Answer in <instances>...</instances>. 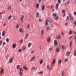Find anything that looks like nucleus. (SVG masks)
Here are the masks:
<instances>
[{"label":"nucleus","mask_w":76,"mask_h":76,"mask_svg":"<svg viewBox=\"0 0 76 76\" xmlns=\"http://www.w3.org/2000/svg\"><path fill=\"white\" fill-rule=\"evenodd\" d=\"M48 21L49 22H52L53 20L50 19H49L48 20Z\"/></svg>","instance_id":"nucleus-22"},{"label":"nucleus","mask_w":76,"mask_h":76,"mask_svg":"<svg viewBox=\"0 0 76 76\" xmlns=\"http://www.w3.org/2000/svg\"><path fill=\"white\" fill-rule=\"evenodd\" d=\"M62 13H64L65 12V11L64 10H63L62 11Z\"/></svg>","instance_id":"nucleus-56"},{"label":"nucleus","mask_w":76,"mask_h":76,"mask_svg":"<svg viewBox=\"0 0 76 76\" xmlns=\"http://www.w3.org/2000/svg\"><path fill=\"white\" fill-rule=\"evenodd\" d=\"M54 46H57L58 43H57V40H55L54 41Z\"/></svg>","instance_id":"nucleus-1"},{"label":"nucleus","mask_w":76,"mask_h":76,"mask_svg":"<svg viewBox=\"0 0 76 76\" xmlns=\"http://www.w3.org/2000/svg\"><path fill=\"white\" fill-rule=\"evenodd\" d=\"M49 29H50V27H48L47 28V31H48V30H49Z\"/></svg>","instance_id":"nucleus-50"},{"label":"nucleus","mask_w":76,"mask_h":76,"mask_svg":"<svg viewBox=\"0 0 76 76\" xmlns=\"http://www.w3.org/2000/svg\"><path fill=\"white\" fill-rule=\"evenodd\" d=\"M53 50V48H49V50L50 51H51V50Z\"/></svg>","instance_id":"nucleus-47"},{"label":"nucleus","mask_w":76,"mask_h":76,"mask_svg":"<svg viewBox=\"0 0 76 76\" xmlns=\"http://www.w3.org/2000/svg\"><path fill=\"white\" fill-rule=\"evenodd\" d=\"M73 24H74V25H75V26H76V21H75L73 22Z\"/></svg>","instance_id":"nucleus-44"},{"label":"nucleus","mask_w":76,"mask_h":76,"mask_svg":"<svg viewBox=\"0 0 76 76\" xmlns=\"http://www.w3.org/2000/svg\"><path fill=\"white\" fill-rule=\"evenodd\" d=\"M73 34H76V32L75 31H73Z\"/></svg>","instance_id":"nucleus-60"},{"label":"nucleus","mask_w":76,"mask_h":76,"mask_svg":"<svg viewBox=\"0 0 76 76\" xmlns=\"http://www.w3.org/2000/svg\"><path fill=\"white\" fill-rule=\"evenodd\" d=\"M41 35L42 36L43 35H44V31L43 29H42L41 31Z\"/></svg>","instance_id":"nucleus-4"},{"label":"nucleus","mask_w":76,"mask_h":76,"mask_svg":"<svg viewBox=\"0 0 76 76\" xmlns=\"http://www.w3.org/2000/svg\"><path fill=\"white\" fill-rule=\"evenodd\" d=\"M58 2L59 3L61 2V0H58Z\"/></svg>","instance_id":"nucleus-54"},{"label":"nucleus","mask_w":76,"mask_h":76,"mask_svg":"<svg viewBox=\"0 0 76 76\" xmlns=\"http://www.w3.org/2000/svg\"><path fill=\"white\" fill-rule=\"evenodd\" d=\"M60 38H61V36H60V35L58 36L57 37V39H60Z\"/></svg>","instance_id":"nucleus-32"},{"label":"nucleus","mask_w":76,"mask_h":76,"mask_svg":"<svg viewBox=\"0 0 76 76\" xmlns=\"http://www.w3.org/2000/svg\"><path fill=\"white\" fill-rule=\"evenodd\" d=\"M39 22H42V21L41 20V19H39Z\"/></svg>","instance_id":"nucleus-64"},{"label":"nucleus","mask_w":76,"mask_h":76,"mask_svg":"<svg viewBox=\"0 0 76 76\" xmlns=\"http://www.w3.org/2000/svg\"><path fill=\"white\" fill-rule=\"evenodd\" d=\"M39 5L38 4H36V7L37 8H39Z\"/></svg>","instance_id":"nucleus-31"},{"label":"nucleus","mask_w":76,"mask_h":76,"mask_svg":"<svg viewBox=\"0 0 76 76\" xmlns=\"http://www.w3.org/2000/svg\"><path fill=\"white\" fill-rule=\"evenodd\" d=\"M24 18V16L23 15L20 18V20L23 23V19Z\"/></svg>","instance_id":"nucleus-5"},{"label":"nucleus","mask_w":76,"mask_h":76,"mask_svg":"<svg viewBox=\"0 0 76 76\" xmlns=\"http://www.w3.org/2000/svg\"><path fill=\"white\" fill-rule=\"evenodd\" d=\"M56 52H57V53H59L60 52V48H57L56 50Z\"/></svg>","instance_id":"nucleus-6"},{"label":"nucleus","mask_w":76,"mask_h":76,"mask_svg":"<svg viewBox=\"0 0 76 76\" xmlns=\"http://www.w3.org/2000/svg\"><path fill=\"white\" fill-rule=\"evenodd\" d=\"M68 34L70 35V34H72V31L71 30H70V31H69V32Z\"/></svg>","instance_id":"nucleus-30"},{"label":"nucleus","mask_w":76,"mask_h":76,"mask_svg":"<svg viewBox=\"0 0 76 76\" xmlns=\"http://www.w3.org/2000/svg\"><path fill=\"white\" fill-rule=\"evenodd\" d=\"M16 44H13L12 45V48H16Z\"/></svg>","instance_id":"nucleus-14"},{"label":"nucleus","mask_w":76,"mask_h":76,"mask_svg":"<svg viewBox=\"0 0 76 76\" xmlns=\"http://www.w3.org/2000/svg\"><path fill=\"white\" fill-rule=\"evenodd\" d=\"M19 67H20V66L19 65H18L17 66V67H16L17 69H19Z\"/></svg>","instance_id":"nucleus-40"},{"label":"nucleus","mask_w":76,"mask_h":76,"mask_svg":"<svg viewBox=\"0 0 76 76\" xmlns=\"http://www.w3.org/2000/svg\"><path fill=\"white\" fill-rule=\"evenodd\" d=\"M34 60H35V57L33 56V57L31 58V59L30 61H33Z\"/></svg>","instance_id":"nucleus-12"},{"label":"nucleus","mask_w":76,"mask_h":76,"mask_svg":"<svg viewBox=\"0 0 76 76\" xmlns=\"http://www.w3.org/2000/svg\"><path fill=\"white\" fill-rule=\"evenodd\" d=\"M31 43H29L28 44V47L29 48L31 47Z\"/></svg>","instance_id":"nucleus-16"},{"label":"nucleus","mask_w":76,"mask_h":76,"mask_svg":"<svg viewBox=\"0 0 76 76\" xmlns=\"http://www.w3.org/2000/svg\"><path fill=\"white\" fill-rule=\"evenodd\" d=\"M35 69V67H32L31 68V70H33V69Z\"/></svg>","instance_id":"nucleus-52"},{"label":"nucleus","mask_w":76,"mask_h":76,"mask_svg":"<svg viewBox=\"0 0 76 76\" xmlns=\"http://www.w3.org/2000/svg\"><path fill=\"white\" fill-rule=\"evenodd\" d=\"M63 17H64L66 16V14H65V13H64V14L63 15Z\"/></svg>","instance_id":"nucleus-61"},{"label":"nucleus","mask_w":76,"mask_h":76,"mask_svg":"<svg viewBox=\"0 0 76 76\" xmlns=\"http://www.w3.org/2000/svg\"><path fill=\"white\" fill-rule=\"evenodd\" d=\"M19 31L20 32L22 33V32H23V29L22 28H20L19 29Z\"/></svg>","instance_id":"nucleus-3"},{"label":"nucleus","mask_w":76,"mask_h":76,"mask_svg":"<svg viewBox=\"0 0 76 76\" xmlns=\"http://www.w3.org/2000/svg\"><path fill=\"white\" fill-rule=\"evenodd\" d=\"M42 10H44V9H45V7H44V6H43L42 7Z\"/></svg>","instance_id":"nucleus-23"},{"label":"nucleus","mask_w":76,"mask_h":76,"mask_svg":"<svg viewBox=\"0 0 76 76\" xmlns=\"http://www.w3.org/2000/svg\"><path fill=\"white\" fill-rule=\"evenodd\" d=\"M5 13V12L4 11L3 12L0 13V14H4Z\"/></svg>","instance_id":"nucleus-43"},{"label":"nucleus","mask_w":76,"mask_h":76,"mask_svg":"<svg viewBox=\"0 0 76 76\" xmlns=\"http://www.w3.org/2000/svg\"><path fill=\"white\" fill-rule=\"evenodd\" d=\"M67 23H68L67 22L65 23V26H66L67 25Z\"/></svg>","instance_id":"nucleus-58"},{"label":"nucleus","mask_w":76,"mask_h":76,"mask_svg":"<svg viewBox=\"0 0 76 76\" xmlns=\"http://www.w3.org/2000/svg\"><path fill=\"white\" fill-rule=\"evenodd\" d=\"M42 73H43V71H41L38 72V74H42Z\"/></svg>","instance_id":"nucleus-37"},{"label":"nucleus","mask_w":76,"mask_h":76,"mask_svg":"<svg viewBox=\"0 0 76 76\" xmlns=\"http://www.w3.org/2000/svg\"><path fill=\"white\" fill-rule=\"evenodd\" d=\"M12 17V16L10 15V16L8 18V20H10V19H11V18Z\"/></svg>","instance_id":"nucleus-27"},{"label":"nucleus","mask_w":76,"mask_h":76,"mask_svg":"<svg viewBox=\"0 0 76 76\" xmlns=\"http://www.w3.org/2000/svg\"><path fill=\"white\" fill-rule=\"evenodd\" d=\"M19 52H21V49H20L18 50Z\"/></svg>","instance_id":"nucleus-63"},{"label":"nucleus","mask_w":76,"mask_h":76,"mask_svg":"<svg viewBox=\"0 0 76 76\" xmlns=\"http://www.w3.org/2000/svg\"><path fill=\"white\" fill-rule=\"evenodd\" d=\"M12 9V7H11V6H9L8 7V8L7 9V10H10Z\"/></svg>","instance_id":"nucleus-17"},{"label":"nucleus","mask_w":76,"mask_h":76,"mask_svg":"<svg viewBox=\"0 0 76 76\" xmlns=\"http://www.w3.org/2000/svg\"><path fill=\"white\" fill-rule=\"evenodd\" d=\"M6 41H7V42H9V39L8 38H7L6 39Z\"/></svg>","instance_id":"nucleus-46"},{"label":"nucleus","mask_w":76,"mask_h":76,"mask_svg":"<svg viewBox=\"0 0 76 76\" xmlns=\"http://www.w3.org/2000/svg\"><path fill=\"white\" fill-rule=\"evenodd\" d=\"M49 70H52V68L51 67H50L48 69Z\"/></svg>","instance_id":"nucleus-55"},{"label":"nucleus","mask_w":76,"mask_h":76,"mask_svg":"<svg viewBox=\"0 0 76 76\" xmlns=\"http://www.w3.org/2000/svg\"><path fill=\"white\" fill-rule=\"evenodd\" d=\"M63 75H64V72L63 71L62 72L61 76H63Z\"/></svg>","instance_id":"nucleus-49"},{"label":"nucleus","mask_w":76,"mask_h":76,"mask_svg":"<svg viewBox=\"0 0 76 76\" xmlns=\"http://www.w3.org/2000/svg\"><path fill=\"white\" fill-rule=\"evenodd\" d=\"M55 20H56V21H57V20H58V17L57 16H56L55 17Z\"/></svg>","instance_id":"nucleus-33"},{"label":"nucleus","mask_w":76,"mask_h":76,"mask_svg":"<svg viewBox=\"0 0 76 76\" xmlns=\"http://www.w3.org/2000/svg\"><path fill=\"white\" fill-rule=\"evenodd\" d=\"M6 45V43L5 42H3V45Z\"/></svg>","instance_id":"nucleus-57"},{"label":"nucleus","mask_w":76,"mask_h":76,"mask_svg":"<svg viewBox=\"0 0 76 76\" xmlns=\"http://www.w3.org/2000/svg\"><path fill=\"white\" fill-rule=\"evenodd\" d=\"M47 67L48 69H49L50 67V64H48L47 66Z\"/></svg>","instance_id":"nucleus-34"},{"label":"nucleus","mask_w":76,"mask_h":76,"mask_svg":"<svg viewBox=\"0 0 76 76\" xmlns=\"http://www.w3.org/2000/svg\"><path fill=\"white\" fill-rule=\"evenodd\" d=\"M29 35L28 34H25V39H26L28 37Z\"/></svg>","instance_id":"nucleus-10"},{"label":"nucleus","mask_w":76,"mask_h":76,"mask_svg":"<svg viewBox=\"0 0 76 76\" xmlns=\"http://www.w3.org/2000/svg\"><path fill=\"white\" fill-rule=\"evenodd\" d=\"M53 16L56 17V16H57V14H53Z\"/></svg>","instance_id":"nucleus-45"},{"label":"nucleus","mask_w":76,"mask_h":76,"mask_svg":"<svg viewBox=\"0 0 76 76\" xmlns=\"http://www.w3.org/2000/svg\"><path fill=\"white\" fill-rule=\"evenodd\" d=\"M19 69H20V72H22V70H23V69H22V68H19Z\"/></svg>","instance_id":"nucleus-41"},{"label":"nucleus","mask_w":76,"mask_h":76,"mask_svg":"<svg viewBox=\"0 0 76 76\" xmlns=\"http://www.w3.org/2000/svg\"><path fill=\"white\" fill-rule=\"evenodd\" d=\"M74 56H76V50H75L74 52Z\"/></svg>","instance_id":"nucleus-20"},{"label":"nucleus","mask_w":76,"mask_h":76,"mask_svg":"<svg viewBox=\"0 0 76 76\" xmlns=\"http://www.w3.org/2000/svg\"><path fill=\"white\" fill-rule=\"evenodd\" d=\"M69 16L70 18V19L71 20H73V16L72 15V14L70 13H69Z\"/></svg>","instance_id":"nucleus-2"},{"label":"nucleus","mask_w":76,"mask_h":76,"mask_svg":"<svg viewBox=\"0 0 76 76\" xmlns=\"http://www.w3.org/2000/svg\"><path fill=\"white\" fill-rule=\"evenodd\" d=\"M22 50H25V48L24 47H23Z\"/></svg>","instance_id":"nucleus-51"},{"label":"nucleus","mask_w":76,"mask_h":76,"mask_svg":"<svg viewBox=\"0 0 76 76\" xmlns=\"http://www.w3.org/2000/svg\"><path fill=\"white\" fill-rule=\"evenodd\" d=\"M23 42V39H21L20 42V43L22 44V43Z\"/></svg>","instance_id":"nucleus-39"},{"label":"nucleus","mask_w":76,"mask_h":76,"mask_svg":"<svg viewBox=\"0 0 76 76\" xmlns=\"http://www.w3.org/2000/svg\"><path fill=\"white\" fill-rule=\"evenodd\" d=\"M58 7V4H56V7H55V9H57Z\"/></svg>","instance_id":"nucleus-8"},{"label":"nucleus","mask_w":76,"mask_h":76,"mask_svg":"<svg viewBox=\"0 0 76 76\" xmlns=\"http://www.w3.org/2000/svg\"><path fill=\"white\" fill-rule=\"evenodd\" d=\"M45 24L46 25H48V20H47L45 22Z\"/></svg>","instance_id":"nucleus-29"},{"label":"nucleus","mask_w":76,"mask_h":76,"mask_svg":"<svg viewBox=\"0 0 76 76\" xmlns=\"http://www.w3.org/2000/svg\"><path fill=\"white\" fill-rule=\"evenodd\" d=\"M19 24H17L16 25V28H19Z\"/></svg>","instance_id":"nucleus-24"},{"label":"nucleus","mask_w":76,"mask_h":76,"mask_svg":"<svg viewBox=\"0 0 76 76\" xmlns=\"http://www.w3.org/2000/svg\"><path fill=\"white\" fill-rule=\"evenodd\" d=\"M9 62L10 63H12V62H13V58H11L9 60Z\"/></svg>","instance_id":"nucleus-9"},{"label":"nucleus","mask_w":76,"mask_h":76,"mask_svg":"<svg viewBox=\"0 0 76 76\" xmlns=\"http://www.w3.org/2000/svg\"><path fill=\"white\" fill-rule=\"evenodd\" d=\"M19 75H20V76H22V74L23 73H22V72L21 71L19 73Z\"/></svg>","instance_id":"nucleus-25"},{"label":"nucleus","mask_w":76,"mask_h":76,"mask_svg":"<svg viewBox=\"0 0 76 76\" xmlns=\"http://www.w3.org/2000/svg\"><path fill=\"white\" fill-rule=\"evenodd\" d=\"M55 62H56V59H53V65L55 63Z\"/></svg>","instance_id":"nucleus-26"},{"label":"nucleus","mask_w":76,"mask_h":76,"mask_svg":"<svg viewBox=\"0 0 76 76\" xmlns=\"http://www.w3.org/2000/svg\"><path fill=\"white\" fill-rule=\"evenodd\" d=\"M2 36H4L5 35V33L4 32V31L2 32Z\"/></svg>","instance_id":"nucleus-28"},{"label":"nucleus","mask_w":76,"mask_h":76,"mask_svg":"<svg viewBox=\"0 0 76 76\" xmlns=\"http://www.w3.org/2000/svg\"><path fill=\"white\" fill-rule=\"evenodd\" d=\"M23 69H25L26 70H28L27 67H26L25 66H23Z\"/></svg>","instance_id":"nucleus-7"},{"label":"nucleus","mask_w":76,"mask_h":76,"mask_svg":"<svg viewBox=\"0 0 76 76\" xmlns=\"http://www.w3.org/2000/svg\"><path fill=\"white\" fill-rule=\"evenodd\" d=\"M73 38V37L71 36L69 37V39H71V38Z\"/></svg>","instance_id":"nucleus-59"},{"label":"nucleus","mask_w":76,"mask_h":76,"mask_svg":"<svg viewBox=\"0 0 76 76\" xmlns=\"http://www.w3.org/2000/svg\"><path fill=\"white\" fill-rule=\"evenodd\" d=\"M69 3H70V1H68L67 2L65 3V4L67 5V4H69Z\"/></svg>","instance_id":"nucleus-36"},{"label":"nucleus","mask_w":76,"mask_h":76,"mask_svg":"<svg viewBox=\"0 0 76 76\" xmlns=\"http://www.w3.org/2000/svg\"><path fill=\"white\" fill-rule=\"evenodd\" d=\"M1 44H2V41H1V40H0V45H1Z\"/></svg>","instance_id":"nucleus-53"},{"label":"nucleus","mask_w":76,"mask_h":76,"mask_svg":"<svg viewBox=\"0 0 76 76\" xmlns=\"http://www.w3.org/2000/svg\"><path fill=\"white\" fill-rule=\"evenodd\" d=\"M70 52H67L66 54V56H69V55H70Z\"/></svg>","instance_id":"nucleus-11"},{"label":"nucleus","mask_w":76,"mask_h":76,"mask_svg":"<svg viewBox=\"0 0 76 76\" xmlns=\"http://www.w3.org/2000/svg\"><path fill=\"white\" fill-rule=\"evenodd\" d=\"M42 62H43V60L42 59H41L40 61V64H42Z\"/></svg>","instance_id":"nucleus-35"},{"label":"nucleus","mask_w":76,"mask_h":76,"mask_svg":"<svg viewBox=\"0 0 76 76\" xmlns=\"http://www.w3.org/2000/svg\"><path fill=\"white\" fill-rule=\"evenodd\" d=\"M61 46L62 49H64V48L65 46L64 45H61Z\"/></svg>","instance_id":"nucleus-19"},{"label":"nucleus","mask_w":76,"mask_h":76,"mask_svg":"<svg viewBox=\"0 0 76 76\" xmlns=\"http://www.w3.org/2000/svg\"><path fill=\"white\" fill-rule=\"evenodd\" d=\"M39 16V12L36 13V17L37 18H38Z\"/></svg>","instance_id":"nucleus-13"},{"label":"nucleus","mask_w":76,"mask_h":76,"mask_svg":"<svg viewBox=\"0 0 76 76\" xmlns=\"http://www.w3.org/2000/svg\"><path fill=\"white\" fill-rule=\"evenodd\" d=\"M34 53V50H33L31 52V54H32Z\"/></svg>","instance_id":"nucleus-48"},{"label":"nucleus","mask_w":76,"mask_h":76,"mask_svg":"<svg viewBox=\"0 0 76 76\" xmlns=\"http://www.w3.org/2000/svg\"><path fill=\"white\" fill-rule=\"evenodd\" d=\"M3 73V69H2L0 71V74H1Z\"/></svg>","instance_id":"nucleus-15"},{"label":"nucleus","mask_w":76,"mask_h":76,"mask_svg":"<svg viewBox=\"0 0 76 76\" xmlns=\"http://www.w3.org/2000/svg\"><path fill=\"white\" fill-rule=\"evenodd\" d=\"M47 40L48 42H50V37H49L48 39Z\"/></svg>","instance_id":"nucleus-38"},{"label":"nucleus","mask_w":76,"mask_h":76,"mask_svg":"<svg viewBox=\"0 0 76 76\" xmlns=\"http://www.w3.org/2000/svg\"><path fill=\"white\" fill-rule=\"evenodd\" d=\"M61 60H58V64H61Z\"/></svg>","instance_id":"nucleus-18"},{"label":"nucleus","mask_w":76,"mask_h":76,"mask_svg":"<svg viewBox=\"0 0 76 76\" xmlns=\"http://www.w3.org/2000/svg\"><path fill=\"white\" fill-rule=\"evenodd\" d=\"M69 44H70V47H72V41H71L70 42Z\"/></svg>","instance_id":"nucleus-21"},{"label":"nucleus","mask_w":76,"mask_h":76,"mask_svg":"<svg viewBox=\"0 0 76 76\" xmlns=\"http://www.w3.org/2000/svg\"><path fill=\"white\" fill-rule=\"evenodd\" d=\"M29 28H30V25L29 24L27 25V28L28 29H29Z\"/></svg>","instance_id":"nucleus-42"},{"label":"nucleus","mask_w":76,"mask_h":76,"mask_svg":"<svg viewBox=\"0 0 76 76\" xmlns=\"http://www.w3.org/2000/svg\"><path fill=\"white\" fill-rule=\"evenodd\" d=\"M74 15H76V12H74Z\"/></svg>","instance_id":"nucleus-62"}]
</instances>
